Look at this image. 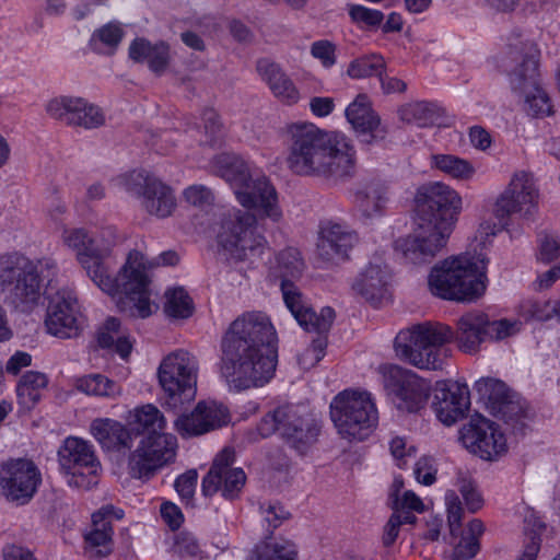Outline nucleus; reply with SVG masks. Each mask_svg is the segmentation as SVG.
I'll use <instances>...</instances> for the list:
<instances>
[{
    "label": "nucleus",
    "instance_id": "nucleus-1",
    "mask_svg": "<svg viewBox=\"0 0 560 560\" xmlns=\"http://www.w3.org/2000/svg\"><path fill=\"white\" fill-rule=\"evenodd\" d=\"M522 322L502 318L490 320L480 311L462 315L454 331L442 323L424 322L401 329L395 338L398 358L421 370H441L450 355L445 345L456 341L460 351L477 353L486 341H500L518 334Z\"/></svg>",
    "mask_w": 560,
    "mask_h": 560
},
{
    "label": "nucleus",
    "instance_id": "nucleus-2",
    "mask_svg": "<svg viewBox=\"0 0 560 560\" xmlns=\"http://www.w3.org/2000/svg\"><path fill=\"white\" fill-rule=\"evenodd\" d=\"M278 362V337L262 312L236 317L221 340L220 374L230 388L243 390L269 382Z\"/></svg>",
    "mask_w": 560,
    "mask_h": 560
},
{
    "label": "nucleus",
    "instance_id": "nucleus-3",
    "mask_svg": "<svg viewBox=\"0 0 560 560\" xmlns=\"http://www.w3.org/2000/svg\"><path fill=\"white\" fill-rule=\"evenodd\" d=\"M289 170L301 176L342 178L355 167L357 151L349 137L313 122H292L285 129Z\"/></svg>",
    "mask_w": 560,
    "mask_h": 560
},
{
    "label": "nucleus",
    "instance_id": "nucleus-4",
    "mask_svg": "<svg viewBox=\"0 0 560 560\" xmlns=\"http://www.w3.org/2000/svg\"><path fill=\"white\" fill-rule=\"evenodd\" d=\"M420 191L424 192L417 229L396 241V249L413 265L429 262L445 246L462 210L458 192L443 183H432Z\"/></svg>",
    "mask_w": 560,
    "mask_h": 560
},
{
    "label": "nucleus",
    "instance_id": "nucleus-5",
    "mask_svg": "<svg viewBox=\"0 0 560 560\" xmlns=\"http://www.w3.org/2000/svg\"><path fill=\"white\" fill-rule=\"evenodd\" d=\"M94 237L95 246L101 249L95 262L103 267L104 280L113 285V290L104 292L117 299V305L121 311L142 318L150 316L152 314L151 288L147 257L139 250H131L117 276L113 278L105 258L117 243L116 229L105 228Z\"/></svg>",
    "mask_w": 560,
    "mask_h": 560
},
{
    "label": "nucleus",
    "instance_id": "nucleus-6",
    "mask_svg": "<svg viewBox=\"0 0 560 560\" xmlns=\"http://www.w3.org/2000/svg\"><path fill=\"white\" fill-rule=\"evenodd\" d=\"M212 172L225 180L238 203L253 209L261 220L281 221L279 195L269 178L253 163L235 153H221L211 162Z\"/></svg>",
    "mask_w": 560,
    "mask_h": 560
},
{
    "label": "nucleus",
    "instance_id": "nucleus-7",
    "mask_svg": "<svg viewBox=\"0 0 560 560\" xmlns=\"http://www.w3.org/2000/svg\"><path fill=\"white\" fill-rule=\"evenodd\" d=\"M128 420L138 432L145 433L129 455V474L138 479L150 478L158 469L174 460L177 439L164 432L166 419L152 404L135 408Z\"/></svg>",
    "mask_w": 560,
    "mask_h": 560
},
{
    "label": "nucleus",
    "instance_id": "nucleus-8",
    "mask_svg": "<svg viewBox=\"0 0 560 560\" xmlns=\"http://www.w3.org/2000/svg\"><path fill=\"white\" fill-rule=\"evenodd\" d=\"M488 259L483 255L447 258L434 266L428 284L432 294L459 302H471L486 291Z\"/></svg>",
    "mask_w": 560,
    "mask_h": 560
},
{
    "label": "nucleus",
    "instance_id": "nucleus-9",
    "mask_svg": "<svg viewBox=\"0 0 560 560\" xmlns=\"http://www.w3.org/2000/svg\"><path fill=\"white\" fill-rule=\"evenodd\" d=\"M303 266L299 249L288 247L277 254L271 266V275L275 278L281 279L280 288L283 301L298 324L307 331L324 334L331 327L335 319V311L326 306L317 314L306 303L301 292L292 282V279L301 276Z\"/></svg>",
    "mask_w": 560,
    "mask_h": 560
},
{
    "label": "nucleus",
    "instance_id": "nucleus-10",
    "mask_svg": "<svg viewBox=\"0 0 560 560\" xmlns=\"http://www.w3.org/2000/svg\"><path fill=\"white\" fill-rule=\"evenodd\" d=\"M44 264L25 257H0V287L5 301L21 313L32 312L40 302Z\"/></svg>",
    "mask_w": 560,
    "mask_h": 560
},
{
    "label": "nucleus",
    "instance_id": "nucleus-11",
    "mask_svg": "<svg viewBox=\"0 0 560 560\" xmlns=\"http://www.w3.org/2000/svg\"><path fill=\"white\" fill-rule=\"evenodd\" d=\"M217 242L226 255L237 261L260 257L268 245L266 237L258 232L257 217L237 208L222 214Z\"/></svg>",
    "mask_w": 560,
    "mask_h": 560
},
{
    "label": "nucleus",
    "instance_id": "nucleus-12",
    "mask_svg": "<svg viewBox=\"0 0 560 560\" xmlns=\"http://www.w3.org/2000/svg\"><path fill=\"white\" fill-rule=\"evenodd\" d=\"M331 420L342 439L362 441L378 422V412L371 393L345 389L330 402Z\"/></svg>",
    "mask_w": 560,
    "mask_h": 560
},
{
    "label": "nucleus",
    "instance_id": "nucleus-13",
    "mask_svg": "<svg viewBox=\"0 0 560 560\" xmlns=\"http://www.w3.org/2000/svg\"><path fill=\"white\" fill-rule=\"evenodd\" d=\"M113 185L136 197L149 215L171 217L177 208L174 189L151 172L138 168L117 175Z\"/></svg>",
    "mask_w": 560,
    "mask_h": 560
},
{
    "label": "nucleus",
    "instance_id": "nucleus-14",
    "mask_svg": "<svg viewBox=\"0 0 560 560\" xmlns=\"http://www.w3.org/2000/svg\"><path fill=\"white\" fill-rule=\"evenodd\" d=\"M538 206L539 187L533 173L518 170L497 197L493 215L502 223L509 222L513 215L529 221L538 212Z\"/></svg>",
    "mask_w": 560,
    "mask_h": 560
},
{
    "label": "nucleus",
    "instance_id": "nucleus-15",
    "mask_svg": "<svg viewBox=\"0 0 560 560\" xmlns=\"http://www.w3.org/2000/svg\"><path fill=\"white\" fill-rule=\"evenodd\" d=\"M198 370L197 358L186 350H175L163 358L158 376L170 398L168 405L176 407L194 399Z\"/></svg>",
    "mask_w": 560,
    "mask_h": 560
},
{
    "label": "nucleus",
    "instance_id": "nucleus-16",
    "mask_svg": "<svg viewBox=\"0 0 560 560\" xmlns=\"http://www.w3.org/2000/svg\"><path fill=\"white\" fill-rule=\"evenodd\" d=\"M58 460L70 487L88 490L97 485L101 463L91 442L67 438L59 447Z\"/></svg>",
    "mask_w": 560,
    "mask_h": 560
},
{
    "label": "nucleus",
    "instance_id": "nucleus-17",
    "mask_svg": "<svg viewBox=\"0 0 560 560\" xmlns=\"http://www.w3.org/2000/svg\"><path fill=\"white\" fill-rule=\"evenodd\" d=\"M384 387L395 407L409 413L420 412L427 406L431 393L429 382L397 365L386 368Z\"/></svg>",
    "mask_w": 560,
    "mask_h": 560
},
{
    "label": "nucleus",
    "instance_id": "nucleus-18",
    "mask_svg": "<svg viewBox=\"0 0 560 560\" xmlns=\"http://www.w3.org/2000/svg\"><path fill=\"white\" fill-rule=\"evenodd\" d=\"M45 327L49 335L60 339L78 337L83 329V316L75 293L60 289L49 298Z\"/></svg>",
    "mask_w": 560,
    "mask_h": 560
},
{
    "label": "nucleus",
    "instance_id": "nucleus-19",
    "mask_svg": "<svg viewBox=\"0 0 560 560\" xmlns=\"http://www.w3.org/2000/svg\"><path fill=\"white\" fill-rule=\"evenodd\" d=\"M40 483L42 474L31 459H10L0 467V489L9 501L30 502Z\"/></svg>",
    "mask_w": 560,
    "mask_h": 560
},
{
    "label": "nucleus",
    "instance_id": "nucleus-20",
    "mask_svg": "<svg viewBox=\"0 0 560 560\" xmlns=\"http://www.w3.org/2000/svg\"><path fill=\"white\" fill-rule=\"evenodd\" d=\"M464 445L481 458L493 460L508 451L506 439L499 425L478 416L472 418L460 431Z\"/></svg>",
    "mask_w": 560,
    "mask_h": 560
},
{
    "label": "nucleus",
    "instance_id": "nucleus-21",
    "mask_svg": "<svg viewBox=\"0 0 560 560\" xmlns=\"http://www.w3.org/2000/svg\"><path fill=\"white\" fill-rule=\"evenodd\" d=\"M46 110L49 116L68 126L94 129L105 124L103 109L83 97H55L48 102Z\"/></svg>",
    "mask_w": 560,
    "mask_h": 560
},
{
    "label": "nucleus",
    "instance_id": "nucleus-22",
    "mask_svg": "<svg viewBox=\"0 0 560 560\" xmlns=\"http://www.w3.org/2000/svg\"><path fill=\"white\" fill-rule=\"evenodd\" d=\"M234 452L224 448L214 459L209 472L202 479V492L212 495L221 491L225 499L236 498L245 485L246 476L241 468H233Z\"/></svg>",
    "mask_w": 560,
    "mask_h": 560
},
{
    "label": "nucleus",
    "instance_id": "nucleus-23",
    "mask_svg": "<svg viewBox=\"0 0 560 560\" xmlns=\"http://www.w3.org/2000/svg\"><path fill=\"white\" fill-rule=\"evenodd\" d=\"M63 244L75 253L77 260L88 277L102 290L110 291L113 285L104 280V269L95 262L101 249L95 246V237L83 228H67L61 235Z\"/></svg>",
    "mask_w": 560,
    "mask_h": 560
},
{
    "label": "nucleus",
    "instance_id": "nucleus-24",
    "mask_svg": "<svg viewBox=\"0 0 560 560\" xmlns=\"http://www.w3.org/2000/svg\"><path fill=\"white\" fill-rule=\"evenodd\" d=\"M346 118L362 143L372 145L384 141L388 135L387 126L372 108L365 94H359L346 108Z\"/></svg>",
    "mask_w": 560,
    "mask_h": 560
},
{
    "label": "nucleus",
    "instance_id": "nucleus-25",
    "mask_svg": "<svg viewBox=\"0 0 560 560\" xmlns=\"http://www.w3.org/2000/svg\"><path fill=\"white\" fill-rule=\"evenodd\" d=\"M229 422L228 409L218 402L201 401L188 415L178 417L175 428L183 438L205 434Z\"/></svg>",
    "mask_w": 560,
    "mask_h": 560
},
{
    "label": "nucleus",
    "instance_id": "nucleus-26",
    "mask_svg": "<svg viewBox=\"0 0 560 560\" xmlns=\"http://www.w3.org/2000/svg\"><path fill=\"white\" fill-rule=\"evenodd\" d=\"M469 405V389L466 385L447 382L436 384L432 408L445 425H452L464 418Z\"/></svg>",
    "mask_w": 560,
    "mask_h": 560
},
{
    "label": "nucleus",
    "instance_id": "nucleus-27",
    "mask_svg": "<svg viewBox=\"0 0 560 560\" xmlns=\"http://www.w3.org/2000/svg\"><path fill=\"white\" fill-rule=\"evenodd\" d=\"M280 410L294 412V417L280 419L279 432L299 452L303 453L307 445L318 435V428L305 407L287 405Z\"/></svg>",
    "mask_w": 560,
    "mask_h": 560
},
{
    "label": "nucleus",
    "instance_id": "nucleus-28",
    "mask_svg": "<svg viewBox=\"0 0 560 560\" xmlns=\"http://www.w3.org/2000/svg\"><path fill=\"white\" fill-rule=\"evenodd\" d=\"M392 272L387 265L371 262L352 282L354 293L373 305H380L389 299Z\"/></svg>",
    "mask_w": 560,
    "mask_h": 560
},
{
    "label": "nucleus",
    "instance_id": "nucleus-29",
    "mask_svg": "<svg viewBox=\"0 0 560 560\" xmlns=\"http://www.w3.org/2000/svg\"><path fill=\"white\" fill-rule=\"evenodd\" d=\"M357 242L354 231L340 223L327 222L319 231L318 255L326 261L343 260Z\"/></svg>",
    "mask_w": 560,
    "mask_h": 560
},
{
    "label": "nucleus",
    "instance_id": "nucleus-30",
    "mask_svg": "<svg viewBox=\"0 0 560 560\" xmlns=\"http://www.w3.org/2000/svg\"><path fill=\"white\" fill-rule=\"evenodd\" d=\"M260 80L266 83L275 98L285 105H294L300 98V91L285 70L277 62L262 58L256 63Z\"/></svg>",
    "mask_w": 560,
    "mask_h": 560
},
{
    "label": "nucleus",
    "instance_id": "nucleus-31",
    "mask_svg": "<svg viewBox=\"0 0 560 560\" xmlns=\"http://www.w3.org/2000/svg\"><path fill=\"white\" fill-rule=\"evenodd\" d=\"M128 56L133 62L147 65L156 75L163 74L171 61L167 43L163 40L152 43L144 37H137L130 43Z\"/></svg>",
    "mask_w": 560,
    "mask_h": 560
},
{
    "label": "nucleus",
    "instance_id": "nucleus-32",
    "mask_svg": "<svg viewBox=\"0 0 560 560\" xmlns=\"http://www.w3.org/2000/svg\"><path fill=\"white\" fill-rule=\"evenodd\" d=\"M122 516V510L113 505H105L92 514V529L85 535V541L91 548L101 547L102 549L97 550L100 556L110 552L112 520H120Z\"/></svg>",
    "mask_w": 560,
    "mask_h": 560
},
{
    "label": "nucleus",
    "instance_id": "nucleus-33",
    "mask_svg": "<svg viewBox=\"0 0 560 560\" xmlns=\"http://www.w3.org/2000/svg\"><path fill=\"white\" fill-rule=\"evenodd\" d=\"M91 434L106 451L120 452L132 445V433L120 422L100 418L91 423Z\"/></svg>",
    "mask_w": 560,
    "mask_h": 560
},
{
    "label": "nucleus",
    "instance_id": "nucleus-34",
    "mask_svg": "<svg viewBox=\"0 0 560 560\" xmlns=\"http://www.w3.org/2000/svg\"><path fill=\"white\" fill-rule=\"evenodd\" d=\"M522 62L510 74L512 89L518 94L541 84L539 51L532 43L522 44Z\"/></svg>",
    "mask_w": 560,
    "mask_h": 560
},
{
    "label": "nucleus",
    "instance_id": "nucleus-35",
    "mask_svg": "<svg viewBox=\"0 0 560 560\" xmlns=\"http://www.w3.org/2000/svg\"><path fill=\"white\" fill-rule=\"evenodd\" d=\"M97 342L101 348L117 353L121 359H127L132 349V342L125 330L121 329L118 319H106L97 332Z\"/></svg>",
    "mask_w": 560,
    "mask_h": 560
},
{
    "label": "nucleus",
    "instance_id": "nucleus-36",
    "mask_svg": "<svg viewBox=\"0 0 560 560\" xmlns=\"http://www.w3.org/2000/svg\"><path fill=\"white\" fill-rule=\"evenodd\" d=\"M485 387L493 410L500 413L504 420L508 421L512 416L522 412V408L514 402L510 389L503 382L490 378L485 382Z\"/></svg>",
    "mask_w": 560,
    "mask_h": 560
},
{
    "label": "nucleus",
    "instance_id": "nucleus-37",
    "mask_svg": "<svg viewBox=\"0 0 560 560\" xmlns=\"http://www.w3.org/2000/svg\"><path fill=\"white\" fill-rule=\"evenodd\" d=\"M387 200V192L377 184L368 185L354 195L355 206L365 218L380 215Z\"/></svg>",
    "mask_w": 560,
    "mask_h": 560
},
{
    "label": "nucleus",
    "instance_id": "nucleus-38",
    "mask_svg": "<svg viewBox=\"0 0 560 560\" xmlns=\"http://www.w3.org/2000/svg\"><path fill=\"white\" fill-rule=\"evenodd\" d=\"M124 31L118 23L109 22L96 28L89 40L91 50L100 55H113L121 43Z\"/></svg>",
    "mask_w": 560,
    "mask_h": 560
},
{
    "label": "nucleus",
    "instance_id": "nucleus-39",
    "mask_svg": "<svg viewBox=\"0 0 560 560\" xmlns=\"http://www.w3.org/2000/svg\"><path fill=\"white\" fill-rule=\"evenodd\" d=\"M485 527L480 520L469 522L466 530L462 533L460 539L456 542L450 540L454 546L452 560H467L477 555L479 551V537L483 534Z\"/></svg>",
    "mask_w": 560,
    "mask_h": 560
},
{
    "label": "nucleus",
    "instance_id": "nucleus-40",
    "mask_svg": "<svg viewBox=\"0 0 560 560\" xmlns=\"http://www.w3.org/2000/svg\"><path fill=\"white\" fill-rule=\"evenodd\" d=\"M48 380L44 373L30 371L25 373L16 386L20 405L31 409L40 399L42 390L47 386Z\"/></svg>",
    "mask_w": 560,
    "mask_h": 560
},
{
    "label": "nucleus",
    "instance_id": "nucleus-41",
    "mask_svg": "<svg viewBox=\"0 0 560 560\" xmlns=\"http://www.w3.org/2000/svg\"><path fill=\"white\" fill-rule=\"evenodd\" d=\"M77 388L91 396L115 399L121 394V386L102 374H90L77 381Z\"/></svg>",
    "mask_w": 560,
    "mask_h": 560
},
{
    "label": "nucleus",
    "instance_id": "nucleus-42",
    "mask_svg": "<svg viewBox=\"0 0 560 560\" xmlns=\"http://www.w3.org/2000/svg\"><path fill=\"white\" fill-rule=\"evenodd\" d=\"M401 121L413 124L418 127H428L439 117L438 107L429 102L420 101L405 104L398 108Z\"/></svg>",
    "mask_w": 560,
    "mask_h": 560
},
{
    "label": "nucleus",
    "instance_id": "nucleus-43",
    "mask_svg": "<svg viewBox=\"0 0 560 560\" xmlns=\"http://www.w3.org/2000/svg\"><path fill=\"white\" fill-rule=\"evenodd\" d=\"M431 165L458 180H469L476 173L469 161L452 154L432 155Z\"/></svg>",
    "mask_w": 560,
    "mask_h": 560
},
{
    "label": "nucleus",
    "instance_id": "nucleus-44",
    "mask_svg": "<svg viewBox=\"0 0 560 560\" xmlns=\"http://www.w3.org/2000/svg\"><path fill=\"white\" fill-rule=\"evenodd\" d=\"M164 312L173 318H188L194 313V303L184 288H171L165 291Z\"/></svg>",
    "mask_w": 560,
    "mask_h": 560
},
{
    "label": "nucleus",
    "instance_id": "nucleus-45",
    "mask_svg": "<svg viewBox=\"0 0 560 560\" xmlns=\"http://www.w3.org/2000/svg\"><path fill=\"white\" fill-rule=\"evenodd\" d=\"M521 315L527 320H560V300L525 301L521 305Z\"/></svg>",
    "mask_w": 560,
    "mask_h": 560
},
{
    "label": "nucleus",
    "instance_id": "nucleus-46",
    "mask_svg": "<svg viewBox=\"0 0 560 560\" xmlns=\"http://www.w3.org/2000/svg\"><path fill=\"white\" fill-rule=\"evenodd\" d=\"M182 196L185 202L200 211H210L217 205L215 192L202 184L186 187Z\"/></svg>",
    "mask_w": 560,
    "mask_h": 560
},
{
    "label": "nucleus",
    "instance_id": "nucleus-47",
    "mask_svg": "<svg viewBox=\"0 0 560 560\" xmlns=\"http://www.w3.org/2000/svg\"><path fill=\"white\" fill-rule=\"evenodd\" d=\"M384 67V59L381 56H364L351 61L347 73L352 79H364L372 75L381 77Z\"/></svg>",
    "mask_w": 560,
    "mask_h": 560
},
{
    "label": "nucleus",
    "instance_id": "nucleus-48",
    "mask_svg": "<svg viewBox=\"0 0 560 560\" xmlns=\"http://www.w3.org/2000/svg\"><path fill=\"white\" fill-rule=\"evenodd\" d=\"M524 97L525 109L533 116H545L551 114V103L542 83L533 90L520 93Z\"/></svg>",
    "mask_w": 560,
    "mask_h": 560
},
{
    "label": "nucleus",
    "instance_id": "nucleus-49",
    "mask_svg": "<svg viewBox=\"0 0 560 560\" xmlns=\"http://www.w3.org/2000/svg\"><path fill=\"white\" fill-rule=\"evenodd\" d=\"M296 547L293 541L278 538L266 542L259 553V560H296Z\"/></svg>",
    "mask_w": 560,
    "mask_h": 560
},
{
    "label": "nucleus",
    "instance_id": "nucleus-50",
    "mask_svg": "<svg viewBox=\"0 0 560 560\" xmlns=\"http://www.w3.org/2000/svg\"><path fill=\"white\" fill-rule=\"evenodd\" d=\"M529 517L533 518V528L525 534L523 550L515 560H536L540 550V534L545 529V524L533 512H529Z\"/></svg>",
    "mask_w": 560,
    "mask_h": 560
},
{
    "label": "nucleus",
    "instance_id": "nucleus-51",
    "mask_svg": "<svg viewBox=\"0 0 560 560\" xmlns=\"http://www.w3.org/2000/svg\"><path fill=\"white\" fill-rule=\"evenodd\" d=\"M203 130H196V141L200 144H214L221 137L222 124L219 115L213 109H207L202 114Z\"/></svg>",
    "mask_w": 560,
    "mask_h": 560
},
{
    "label": "nucleus",
    "instance_id": "nucleus-52",
    "mask_svg": "<svg viewBox=\"0 0 560 560\" xmlns=\"http://www.w3.org/2000/svg\"><path fill=\"white\" fill-rule=\"evenodd\" d=\"M445 504L447 510V522L450 528V535L452 538H456V533L460 530L463 508L462 503L453 490H448L445 494Z\"/></svg>",
    "mask_w": 560,
    "mask_h": 560
},
{
    "label": "nucleus",
    "instance_id": "nucleus-53",
    "mask_svg": "<svg viewBox=\"0 0 560 560\" xmlns=\"http://www.w3.org/2000/svg\"><path fill=\"white\" fill-rule=\"evenodd\" d=\"M310 52L324 68H331L337 61L336 45L328 39L313 42Z\"/></svg>",
    "mask_w": 560,
    "mask_h": 560
},
{
    "label": "nucleus",
    "instance_id": "nucleus-54",
    "mask_svg": "<svg viewBox=\"0 0 560 560\" xmlns=\"http://www.w3.org/2000/svg\"><path fill=\"white\" fill-rule=\"evenodd\" d=\"M458 490L464 498L465 505L469 512L475 513L481 509L483 500L471 480L466 478L459 479Z\"/></svg>",
    "mask_w": 560,
    "mask_h": 560
},
{
    "label": "nucleus",
    "instance_id": "nucleus-55",
    "mask_svg": "<svg viewBox=\"0 0 560 560\" xmlns=\"http://www.w3.org/2000/svg\"><path fill=\"white\" fill-rule=\"evenodd\" d=\"M349 15L354 22H360L368 26H378L384 19V15L381 11L369 9L360 4L350 5Z\"/></svg>",
    "mask_w": 560,
    "mask_h": 560
},
{
    "label": "nucleus",
    "instance_id": "nucleus-56",
    "mask_svg": "<svg viewBox=\"0 0 560 560\" xmlns=\"http://www.w3.org/2000/svg\"><path fill=\"white\" fill-rule=\"evenodd\" d=\"M288 418V417H294V412L287 411V410H280V407L277 408L275 411L269 412L266 415L260 423L258 424V432L262 438L269 436L276 431H279V422L280 419Z\"/></svg>",
    "mask_w": 560,
    "mask_h": 560
},
{
    "label": "nucleus",
    "instance_id": "nucleus-57",
    "mask_svg": "<svg viewBox=\"0 0 560 560\" xmlns=\"http://www.w3.org/2000/svg\"><path fill=\"white\" fill-rule=\"evenodd\" d=\"M560 243L551 234H542L539 237L538 259L544 262H550L559 255Z\"/></svg>",
    "mask_w": 560,
    "mask_h": 560
},
{
    "label": "nucleus",
    "instance_id": "nucleus-58",
    "mask_svg": "<svg viewBox=\"0 0 560 560\" xmlns=\"http://www.w3.org/2000/svg\"><path fill=\"white\" fill-rule=\"evenodd\" d=\"M415 477L418 482L430 486L435 481L436 469L434 468L433 460L430 457H421L413 469Z\"/></svg>",
    "mask_w": 560,
    "mask_h": 560
},
{
    "label": "nucleus",
    "instance_id": "nucleus-59",
    "mask_svg": "<svg viewBox=\"0 0 560 560\" xmlns=\"http://www.w3.org/2000/svg\"><path fill=\"white\" fill-rule=\"evenodd\" d=\"M326 347V341L324 338H317L313 341L312 346L307 348L300 357L299 363L302 368L307 369L317 362L324 355V349Z\"/></svg>",
    "mask_w": 560,
    "mask_h": 560
},
{
    "label": "nucleus",
    "instance_id": "nucleus-60",
    "mask_svg": "<svg viewBox=\"0 0 560 560\" xmlns=\"http://www.w3.org/2000/svg\"><path fill=\"white\" fill-rule=\"evenodd\" d=\"M197 472L195 470H189L180 475L175 480V489L183 500L188 502L192 498L197 485Z\"/></svg>",
    "mask_w": 560,
    "mask_h": 560
},
{
    "label": "nucleus",
    "instance_id": "nucleus-61",
    "mask_svg": "<svg viewBox=\"0 0 560 560\" xmlns=\"http://www.w3.org/2000/svg\"><path fill=\"white\" fill-rule=\"evenodd\" d=\"M199 550V545L192 535L187 533L177 535L174 544V551L179 557H195Z\"/></svg>",
    "mask_w": 560,
    "mask_h": 560
},
{
    "label": "nucleus",
    "instance_id": "nucleus-62",
    "mask_svg": "<svg viewBox=\"0 0 560 560\" xmlns=\"http://www.w3.org/2000/svg\"><path fill=\"white\" fill-rule=\"evenodd\" d=\"M161 516L173 530L179 528L184 521L180 509L172 502H165L161 505Z\"/></svg>",
    "mask_w": 560,
    "mask_h": 560
},
{
    "label": "nucleus",
    "instance_id": "nucleus-63",
    "mask_svg": "<svg viewBox=\"0 0 560 560\" xmlns=\"http://www.w3.org/2000/svg\"><path fill=\"white\" fill-rule=\"evenodd\" d=\"M335 101L328 96H315L310 100V109L316 117H326L332 113Z\"/></svg>",
    "mask_w": 560,
    "mask_h": 560
},
{
    "label": "nucleus",
    "instance_id": "nucleus-64",
    "mask_svg": "<svg viewBox=\"0 0 560 560\" xmlns=\"http://www.w3.org/2000/svg\"><path fill=\"white\" fill-rule=\"evenodd\" d=\"M261 513L264 522L272 529L277 528L288 517V513L283 508L277 504H270L268 508L261 509Z\"/></svg>",
    "mask_w": 560,
    "mask_h": 560
}]
</instances>
